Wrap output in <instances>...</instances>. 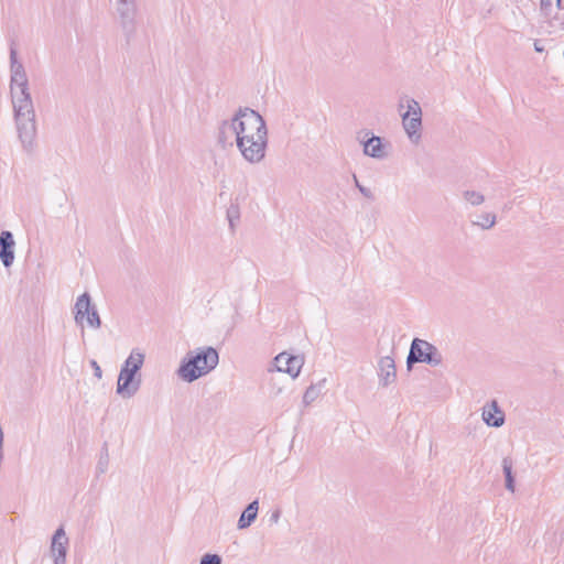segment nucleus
I'll use <instances>...</instances> for the list:
<instances>
[{"label": "nucleus", "instance_id": "nucleus-1", "mask_svg": "<svg viewBox=\"0 0 564 564\" xmlns=\"http://www.w3.org/2000/svg\"><path fill=\"white\" fill-rule=\"evenodd\" d=\"M217 143L224 149L236 144L245 161L258 164L265 158L268 148L265 120L251 108H239L219 123Z\"/></svg>", "mask_w": 564, "mask_h": 564}, {"label": "nucleus", "instance_id": "nucleus-2", "mask_svg": "<svg viewBox=\"0 0 564 564\" xmlns=\"http://www.w3.org/2000/svg\"><path fill=\"white\" fill-rule=\"evenodd\" d=\"M10 98L17 137L22 151L33 154L37 148V123L34 102L25 68L18 61L14 48L10 51Z\"/></svg>", "mask_w": 564, "mask_h": 564}, {"label": "nucleus", "instance_id": "nucleus-3", "mask_svg": "<svg viewBox=\"0 0 564 564\" xmlns=\"http://www.w3.org/2000/svg\"><path fill=\"white\" fill-rule=\"evenodd\" d=\"M219 361V355L213 347H199L188 351L177 369V376L186 381L193 382L214 370Z\"/></svg>", "mask_w": 564, "mask_h": 564}, {"label": "nucleus", "instance_id": "nucleus-4", "mask_svg": "<svg viewBox=\"0 0 564 564\" xmlns=\"http://www.w3.org/2000/svg\"><path fill=\"white\" fill-rule=\"evenodd\" d=\"M144 352L140 348H133L121 366L117 381V393L122 398H131L140 389L141 376L139 371L144 365Z\"/></svg>", "mask_w": 564, "mask_h": 564}, {"label": "nucleus", "instance_id": "nucleus-5", "mask_svg": "<svg viewBox=\"0 0 564 564\" xmlns=\"http://www.w3.org/2000/svg\"><path fill=\"white\" fill-rule=\"evenodd\" d=\"M442 361V355L433 344L420 338H414L412 340L406 358L408 368H411L412 365L416 362H423L436 367L440 366Z\"/></svg>", "mask_w": 564, "mask_h": 564}, {"label": "nucleus", "instance_id": "nucleus-6", "mask_svg": "<svg viewBox=\"0 0 564 564\" xmlns=\"http://www.w3.org/2000/svg\"><path fill=\"white\" fill-rule=\"evenodd\" d=\"M74 319L77 325L98 329L101 326V319L95 304L91 303L89 293L85 292L76 299L74 308Z\"/></svg>", "mask_w": 564, "mask_h": 564}, {"label": "nucleus", "instance_id": "nucleus-7", "mask_svg": "<svg viewBox=\"0 0 564 564\" xmlns=\"http://www.w3.org/2000/svg\"><path fill=\"white\" fill-rule=\"evenodd\" d=\"M303 365L304 359L302 356H295L283 351L274 357L268 367V372H284L288 373L292 379H295L299 377Z\"/></svg>", "mask_w": 564, "mask_h": 564}, {"label": "nucleus", "instance_id": "nucleus-8", "mask_svg": "<svg viewBox=\"0 0 564 564\" xmlns=\"http://www.w3.org/2000/svg\"><path fill=\"white\" fill-rule=\"evenodd\" d=\"M116 11L123 32L132 34L135 30L138 14L137 0H116Z\"/></svg>", "mask_w": 564, "mask_h": 564}, {"label": "nucleus", "instance_id": "nucleus-9", "mask_svg": "<svg viewBox=\"0 0 564 564\" xmlns=\"http://www.w3.org/2000/svg\"><path fill=\"white\" fill-rule=\"evenodd\" d=\"M68 544L69 540L62 525L56 529L51 541L50 553L53 558V564H66Z\"/></svg>", "mask_w": 564, "mask_h": 564}, {"label": "nucleus", "instance_id": "nucleus-10", "mask_svg": "<svg viewBox=\"0 0 564 564\" xmlns=\"http://www.w3.org/2000/svg\"><path fill=\"white\" fill-rule=\"evenodd\" d=\"M379 383L382 387L392 384L397 379L394 359L391 356L381 357L378 361Z\"/></svg>", "mask_w": 564, "mask_h": 564}, {"label": "nucleus", "instance_id": "nucleus-11", "mask_svg": "<svg viewBox=\"0 0 564 564\" xmlns=\"http://www.w3.org/2000/svg\"><path fill=\"white\" fill-rule=\"evenodd\" d=\"M14 239L11 231L0 234V260L6 268H10L14 261Z\"/></svg>", "mask_w": 564, "mask_h": 564}, {"label": "nucleus", "instance_id": "nucleus-12", "mask_svg": "<svg viewBox=\"0 0 564 564\" xmlns=\"http://www.w3.org/2000/svg\"><path fill=\"white\" fill-rule=\"evenodd\" d=\"M482 421L492 427H500L505 423V413L499 408L496 400L490 401L486 405H484L481 411Z\"/></svg>", "mask_w": 564, "mask_h": 564}, {"label": "nucleus", "instance_id": "nucleus-13", "mask_svg": "<svg viewBox=\"0 0 564 564\" xmlns=\"http://www.w3.org/2000/svg\"><path fill=\"white\" fill-rule=\"evenodd\" d=\"M362 144L365 155L379 160L387 156L386 147L380 137L371 135L368 140L364 141Z\"/></svg>", "mask_w": 564, "mask_h": 564}, {"label": "nucleus", "instance_id": "nucleus-14", "mask_svg": "<svg viewBox=\"0 0 564 564\" xmlns=\"http://www.w3.org/2000/svg\"><path fill=\"white\" fill-rule=\"evenodd\" d=\"M402 127L409 140L413 144H419L422 139V120L415 118L409 119L408 116H401Z\"/></svg>", "mask_w": 564, "mask_h": 564}, {"label": "nucleus", "instance_id": "nucleus-15", "mask_svg": "<svg viewBox=\"0 0 564 564\" xmlns=\"http://www.w3.org/2000/svg\"><path fill=\"white\" fill-rule=\"evenodd\" d=\"M403 108H406L401 116H408L409 119L415 118L416 120H422V108L415 99L409 96H402L399 99L398 109L401 111Z\"/></svg>", "mask_w": 564, "mask_h": 564}, {"label": "nucleus", "instance_id": "nucleus-16", "mask_svg": "<svg viewBox=\"0 0 564 564\" xmlns=\"http://www.w3.org/2000/svg\"><path fill=\"white\" fill-rule=\"evenodd\" d=\"M259 511V502L258 500H253L250 502L247 508L242 511L239 520H238V529H247L251 525V523L257 519Z\"/></svg>", "mask_w": 564, "mask_h": 564}, {"label": "nucleus", "instance_id": "nucleus-17", "mask_svg": "<svg viewBox=\"0 0 564 564\" xmlns=\"http://www.w3.org/2000/svg\"><path fill=\"white\" fill-rule=\"evenodd\" d=\"M471 224L482 230H489L497 224V215L492 212H484L476 215Z\"/></svg>", "mask_w": 564, "mask_h": 564}, {"label": "nucleus", "instance_id": "nucleus-18", "mask_svg": "<svg viewBox=\"0 0 564 564\" xmlns=\"http://www.w3.org/2000/svg\"><path fill=\"white\" fill-rule=\"evenodd\" d=\"M326 383V379L319 380L317 383H313L305 390L303 394V404L305 406L311 405L322 393Z\"/></svg>", "mask_w": 564, "mask_h": 564}, {"label": "nucleus", "instance_id": "nucleus-19", "mask_svg": "<svg viewBox=\"0 0 564 564\" xmlns=\"http://www.w3.org/2000/svg\"><path fill=\"white\" fill-rule=\"evenodd\" d=\"M462 197L463 200L471 207L480 206L486 200L485 195L481 192L476 191L474 188L464 189L462 192Z\"/></svg>", "mask_w": 564, "mask_h": 564}, {"label": "nucleus", "instance_id": "nucleus-20", "mask_svg": "<svg viewBox=\"0 0 564 564\" xmlns=\"http://www.w3.org/2000/svg\"><path fill=\"white\" fill-rule=\"evenodd\" d=\"M512 467H513L512 459L510 457H505L502 459V470H503L505 479H506V488L510 492H514V490H516Z\"/></svg>", "mask_w": 564, "mask_h": 564}, {"label": "nucleus", "instance_id": "nucleus-21", "mask_svg": "<svg viewBox=\"0 0 564 564\" xmlns=\"http://www.w3.org/2000/svg\"><path fill=\"white\" fill-rule=\"evenodd\" d=\"M226 218L228 220L230 231L234 232L240 219V209L237 204L229 205L226 212Z\"/></svg>", "mask_w": 564, "mask_h": 564}, {"label": "nucleus", "instance_id": "nucleus-22", "mask_svg": "<svg viewBox=\"0 0 564 564\" xmlns=\"http://www.w3.org/2000/svg\"><path fill=\"white\" fill-rule=\"evenodd\" d=\"M270 375L271 377L269 379V394L272 398H276L281 393H283L285 387L280 377H276L274 373Z\"/></svg>", "mask_w": 564, "mask_h": 564}, {"label": "nucleus", "instance_id": "nucleus-23", "mask_svg": "<svg viewBox=\"0 0 564 564\" xmlns=\"http://www.w3.org/2000/svg\"><path fill=\"white\" fill-rule=\"evenodd\" d=\"M108 467H109V455H108V451L105 449V452L100 454V457L96 465L97 476L104 475L108 470Z\"/></svg>", "mask_w": 564, "mask_h": 564}, {"label": "nucleus", "instance_id": "nucleus-24", "mask_svg": "<svg viewBox=\"0 0 564 564\" xmlns=\"http://www.w3.org/2000/svg\"><path fill=\"white\" fill-rule=\"evenodd\" d=\"M553 0H540V11L543 17L549 18L552 12Z\"/></svg>", "mask_w": 564, "mask_h": 564}, {"label": "nucleus", "instance_id": "nucleus-25", "mask_svg": "<svg viewBox=\"0 0 564 564\" xmlns=\"http://www.w3.org/2000/svg\"><path fill=\"white\" fill-rule=\"evenodd\" d=\"M199 564H221V557L218 554H205Z\"/></svg>", "mask_w": 564, "mask_h": 564}, {"label": "nucleus", "instance_id": "nucleus-26", "mask_svg": "<svg viewBox=\"0 0 564 564\" xmlns=\"http://www.w3.org/2000/svg\"><path fill=\"white\" fill-rule=\"evenodd\" d=\"M354 180H355L356 187L359 189V192H360V193H361L366 198H368V199H372V198H373L372 192H371L369 188H367V187L362 186V185L358 182V180H357L356 175H354Z\"/></svg>", "mask_w": 564, "mask_h": 564}, {"label": "nucleus", "instance_id": "nucleus-27", "mask_svg": "<svg viewBox=\"0 0 564 564\" xmlns=\"http://www.w3.org/2000/svg\"><path fill=\"white\" fill-rule=\"evenodd\" d=\"M90 366L94 369L95 377H97L98 379H101L102 370H101L100 366L98 365V362L96 360H91Z\"/></svg>", "mask_w": 564, "mask_h": 564}, {"label": "nucleus", "instance_id": "nucleus-28", "mask_svg": "<svg viewBox=\"0 0 564 564\" xmlns=\"http://www.w3.org/2000/svg\"><path fill=\"white\" fill-rule=\"evenodd\" d=\"M280 516H281L280 510H275V511H273V512L271 513V516H270V521H271L272 523H278V522H279V520H280Z\"/></svg>", "mask_w": 564, "mask_h": 564}, {"label": "nucleus", "instance_id": "nucleus-29", "mask_svg": "<svg viewBox=\"0 0 564 564\" xmlns=\"http://www.w3.org/2000/svg\"><path fill=\"white\" fill-rule=\"evenodd\" d=\"M562 3H563L562 0H555V4H556L557 9H562L563 8Z\"/></svg>", "mask_w": 564, "mask_h": 564}, {"label": "nucleus", "instance_id": "nucleus-30", "mask_svg": "<svg viewBox=\"0 0 564 564\" xmlns=\"http://www.w3.org/2000/svg\"><path fill=\"white\" fill-rule=\"evenodd\" d=\"M534 48H535V51H536V52H542V51H543V48H542V47H540V46H538V44H536V43L534 44Z\"/></svg>", "mask_w": 564, "mask_h": 564}]
</instances>
